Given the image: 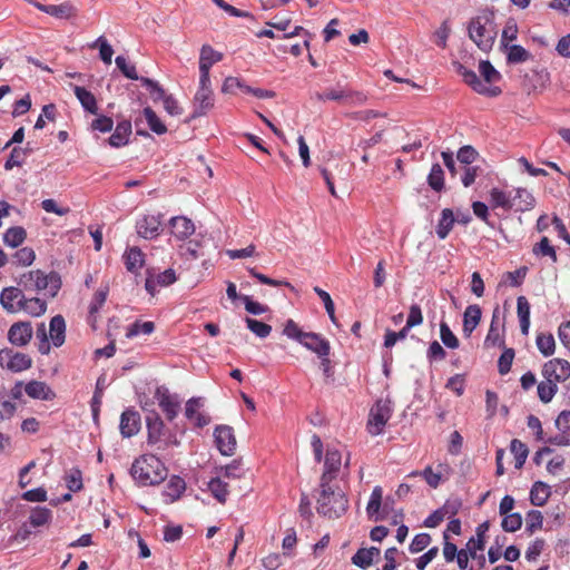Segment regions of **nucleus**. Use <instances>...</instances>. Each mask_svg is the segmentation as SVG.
Here are the masks:
<instances>
[{
  "label": "nucleus",
  "mask_w": 570,
  "mask_h": 570,
  "mask_svg": "<svg viewBox=\"0 0 570 570\" xmlns=\"http://www.w3.org/2000/svg\"><path fill=\"white\" fill-rule=\"evenodd\" d=\"M479 71L482 79L475 73V71L470 70L462 65L458 68V72L463 78L464 82L475 92L488 97L499 96L501 94V89L498 86H493V83L501 79L500 72L489 60L480 61Z\"/></svg>",
  "instance_id": "1"
},
{
  "label": "nucleus",
  "mask_w": 570,
  "mask_h": 570,
  "mask_svg": "<svg viewBox=\"0 0 570 570\" xmlns=\"http://www.w3.org/2000/svg\"><path fill=\"white\" fill-rule=\"evenodd\" d=\"M470 39L484 52H489L495 42L498 30L494 22V13L482 10L473 17L468 26Z\"/></svg>",
  "instance_id": "2"
},
{
  "label": "nucleus",
  "mask_w": 570,
  "mask_h": 570,
  "mask_svg": "<svg viewBox=\"0 0 570 570\" xmlns=\"http://www.w3.org/2000/svg\"><path fill=\"white\" fill-rule=\"evenodd\" d=\"M130 474L139 485H156L166 479L167 469L157 456L144 454L134 461Z\"/></svg>",
  "instance_id": "3"
},
{
  "label": "nucleus",
  "mask_w": 570,
  "mask_h": 570,
  "mask_svg": "<svg viewBox=\"0 0 570 570\" xmlns=\"http://www.w3.org/2000/svg\"><path fill=\"white\" fill-rule=\"evenodd\" d=\"M320 488L321 493L317 499V512L330 519H336L343 515L348 507L345 494L332 484Z\"/></svg>",
  "instance_id": "4"
},
{
  "label": "nucleus",
  "mask_w": 570,
  "mask_h": 570,
  "mask_svg": "<svg viewBox=\"0 0 570 570\" xmlns=\"http://www.w3.org/2000/svg\"><path fill=\"white\" fill-rule=\"evenodd\" d=\"M147 443L156 446L157 450H166L169 446L178 445L176 436L165 429V424L158 413L151 411L146 416Z\"/></svg>",
  "instance_id": "5"
},
{
  "label": "nucleus",
  "mask_w": 570,
  "mask_h": 570,
  "mask_svg": "<svg viewBox=\"0 0 570 570\" xmlns=\"http://www.w3.org/2000/svg\"><path fill=\"white\" fill-rule=\"evenodd\" d=\"M392 415V407L389 401L379 400L370 411L367 430L372 435H379L383 432L387 421Z\"/></svg>",
  "instance_id": "6"
},
{
  "label": "nucleus",
  "mask_w": 570,
  "mask_h": 570,
  "mask_svg": "<svg viewBox=\"0 0 570 570\" xmlns=\"http://www.w3.org/2000/svg\"><path fill=\"white\" fill-rule=\"evenodd\" d=\"M342 470V454L334 448H327L324 458V469L320 480V487L332 484L336 480Z\"/></svg>",
  "instance_id": "7"
},
{
  "label": "nucleus",
  "mask_w": 570,
  "mask_h": 570,
  "mask_svg": "<svg viewBox=\"0 0 570 570\" xmlns=\"http://www.w3.org/2000/svg\"><path fill=\"white\" fill-rule=\"evenodd\" d=\"M210 85V79L203 82V78H199V87L194 96L193 118L206 115L214 107V94Z\"/></svg>",
  "instance_id": "8"
},
{
  "label": "nucleus",
  "mask_w": 570,
  "mask_h": 570,
  "mask_svg": "<svg viewBox=\"0 0 570 570\" xmlns=\"http://www.w3.org/2000/svg\"><path fill=\"white\" fill-rule=\"evenodd\" d=\"M32 364L29 355L16 352L11 348L0 350V366L11 372H21L28 370Z\"/></svg>",
  "instance_id": "9"
},
{
  "label": "nucleus",
  "mask_w": 570,
  "mask_h": 570,
  "mask_svg": "<svg viewBox=\"0 0 570 570\" xmlns=\"http://www.w3.org/2000/svg\"><path fill=\"white\" fill-rule=\"evenodd\" d=\"M33 275H30V281L32 279ZM36 283H37V294H43L49 297H55L60 287H61V279L60 276L51 272L49 274H46L45 272L40 269H36Z\"/></svg>",
  "instance_id": "10"
},
{
  "label": "nucleus",
  "mask_w": 570,
  "mask_h": 570,
  "mask_svg": "<svg viewBox=\"0 0 570 570\" xmlns=\"http://www.w3.org/2000/svg\"><path fill=\"white\" fill-rule=\"evenodd\" d=\"M543 379L556 384L563 383L570 377V363L563 358H552L542 367Z\"/></svg>",
  "instance_id": "11"
},
{
  "label": "nucleus",
  "mask_w": 570,
  "mask_h": 570,
  "mask_svg": "<svg viewBox=\"0 0 570 570\" xmlns=\"http://www.w3.org/2000/svg\"><path fill=\"white\" fill-rule=\"evenodd\" d=\"M155 400L165 413L168 421H173L179 412L180 402L177 395L171 394L166 386H158L154 394Z\"/></svg>",
  "instance_id": "12"
},
{
  "label": "nucleus",
  "mask_w": 570,
  "mask_h": 570,
  "mask_svg": "<svg viewBox=\"0 0 570 570\" xmlns=\"http://www.w3.org/2000/svg\"><path fill=\"white\" fill-rule=\"evenodd\" d=\"M26 294L16 286L4 287L0 293V304L9 313H19L23 308Z\"/></svg>",
  "instance_id": "13"
},
{
  "label": "nucleus",
  "mask_w": 570,
  "mask_h": 570,
  "mask_svg": "<svg viewBox=\"0 0 570 570\" xmlns=\"http://www.w3.org/2000/svg\"><path fill=\"white\" fill-rule=\"evenodd\" d=\"M215 443L223 455H233L236 450L234 431L228 425H219L214 431Z\"/></svg>",
  "instance_id": "14"
},
{
  "label": "nucleus",
  "mask_w": 570,
  "mask_h": 570,
  "mask_svg": "<svg viewBox=\"0 0 570 570\" xmlns=\"http://www.w3.org/2000/svg\"><path fill=\"white\" fill-rule=\"evenodd\" d=\"M160 214L145 215L136 222V229L140 237L145 239H154L160 233L161 227Z\"/></svg>",
  "instance_id": "15"
},
{
  "label": "nucleus",
  "mask_w": 570,
  "mask_h": 570,
  "mask_svg": "<svg viewBox=\"0 0 570 570\" xmlns=\"http://www.w3.org/2000/svg\"><path fill=\"white\" fill-rule=\"evenodd\" d=\"M223 59V53L214 50L209 45H204L199 56V78L204 81L210 79L209 70L212 66Z\"/></svg>",
  "instance_id": "16"
},
{
  "label": "nucleus",
  "mask_w": 570,
  "mask_h": 570,
  "mask_svg": "<svg viewBox=\"0 0 570 570\" xmlns=\"http://www.w3.org/2000/svg\"><path fill=\"white\" fill-rule=\"evenodd\" d=\"M33 331L30 322L13 323L8 331V340L12 345L24 346L31 337Z\"/></svg>",
  "instance_id": "17"
},
{
  "label": "nucleus",
  "mask_w": 570,
  "mask_h": 570,
  "mask_svg": "<svg viewBox=\"0 0 570 570\" xmlns=\"http://www.w3.org/2000/svg\"><path fill=\"white\" fill-rule=\"evenodd\" d=\"M140 415L134 409H126L120 416L119 430L124 438H131L140 430Z\"/></svg>",
  "instance_id": "18"
},
{
  "label": "nucleus",
  "mask_w": 570,
  "mask_h": 570,
  "mask_svg": "<svg viewBox=\"0 0 570 570\" xmlns=\"http://www.w3.org/2000/svg\"><path fill=\"white\" fill-rule=\"evenodd\" d=\"M299 344H302L308 351L315 353L317 356L330 355V342L317 333L307 332L306 335L303 336V340Z\"/></svg>",
  "instance_id": "19"
},
{
  "label": "nucleus",
  "mask_w": 570,
  "mask_h": 570,
  "mask_svg": "<svg viewBox=\"0 0 570 570\" xmlns=\"http://www.w3.org/2000/svg\"><path fill=\"white\" fill-rule=\"evenodd\" d=\"M203 401L200 397H191L186 402L185 415L188 420L193 421L197 428H204L209 424V417L205 415L200 409Z\"/></svg>",
  "instance_id": "20"
},
{
  "label": "nucleus",
  "mask_w": 570,
  "mask_h": 570,
  "mask_svg": "<svg viewBox=\"0 0 570 570\" xmlns=\"http://www.w3.org/2000/svg\"><path fill=\"white\" fill-rule=\"evenodd\" d=\"M31 3L40 11L58 19H69L76 16V8L69 2L60 4H42L37 1H31Z\"/></svg>",
  "instance_id": "21"
},
{
  "label": "nucleus",
  "mask_w": 570,
  "mask_h": 570,
  "mask_svg": "<svg viewBox=\"0 0 570 570\" xmlns=\"http://www.w3.org/2000/svg\"><path fill=\"white\" fill-rule=\"evenodd\" d=\"M24 392L28 396L36 400L50 401L56 394L50 386L41 381H30L24 385Z\"/></svg>",
  "instance_id": "22"
},
{
  "label": "nucleus",
  "mask_w": 570,
  "mask_h": 570,
  "mask_svg": "<svg viewBox=\"0 0 570 570\" xmlns=\"http://www.w3.org/2000/svg\"><path fill=\"white\" fill-rule=\"evenodd\" d=\"M170 228H171V234L177 239H180V240L188 238L189 236H191L195 233L194 223L185 216L173 217L170 219Z\"/></svg>",
  "instance_id": "23"
},
{
  "label": "nucleus",
  "mask_w": 570,
  "mask_h": 570,
  "mask_svg": "<svg viewBox=\"0 0 570 570\" xmlns=\"http://www.w3.org/2000/svg\"><path fill=\"white\" fill-rule=\"evenodd\" d=\"M185 490L186 483L184 479L177 475L171 476L163 491L164 502L167 504L175 502L180 498Z\"/></svg>",
  "instance_id": "24"
},
{
  "label": "nucleus",
  "mask_w": 570,
  "mask_h": 570,
  "mask_svg": "<svg viewBox=\"0 0 570 570\" xmlns=\"http://www.w3.org/2000/svg\"><path fill=\"white\" fill-rule=\"evenodd\" d=\"M124 263L126 269L132 274H138L145 264V255L140 248L134 246L124 253Z\"/></svg>",
  "instance_id": "25"
},
{
  "label": "nucleus",
  "mask_w": 570,
  "mask_h": 570,
  "mask_svg": "<svg viewBox=\"0 0 570 570\" xmlns=\"http://www.w3.org/2000/svg\"><path fill=\"white\" fill-rule=\"evenodd\" d=\"M49 336L55 347H60L66 340V322L61 315L50 320Z\"/></svg>",
  "instance_id": "26"
},
{
  "label": "nucleus",
  "mask_w": 570,
  "mask_h": 570,
  "mask_svg": "<svg viewBox=\"0 0 570 570\" xmlns=\"http://www.w3.org/2000/svg\"><path fill=\"white\" fill-rule=\"evenodd\" d=\"M382 499L383 489L380 485L374 487L366 505L367 517L374 521H379L384 518L381 513Z\"/></svg>",
  "instance_id": "27"
},
{
  "label": "nucleus",
  "mask_w": 570,
  "mask_h": 570,
  "mask_svg": "<svg viewBox=\"0 0 570 570\" xmlns=\"http://www.w3.org/2000/svg\"><path fill=\"white\" fill-rule=\"evenodd\" d=\"M481 308L479 305H469L463 314V333L470 336L481 321Z\"/></svg>",
  "instance_id": "28"
},
{
  "label": "nucleus",
  "mask_w": 570,
  "mask_h": 570,
  "mask_svg": "<svg viewBox=\"0 0 570 570\" xmlns=\"http://www.w3.org/2000/svg\"><path fill=\"white\" fill-rule=\"evenodd\" d=\"M71 88L82 108L86 111L96 115L98 112V106L95 96L83 87L71 85Z\"/></svg>",
  "instance_id": "29"
},
{
  "label": "nucleus",
  "mask_w": 570,
  "mask_h": 570,
  "mask_svg": "<svg viewBox=\"0 0 570 570\" xmlns=\"http://www.w3.org/2000/svg\"><path fill=\"white\" fill-rule=\"evenodd\" d=\"M108 293H109V287L106 285V286H100L94 294V297L89 305V316H88V320L92 326H95L96 314L100 311V308L106 303Z\"/></svg>",
  "instance_id": "30"
},
{
  "label": "nucleus",
  "mask_w": 570,
  "mask_h": 570,
  "mask_svg": "<svg viewBox=\"0 0 570 570\" xmlns=\"http://www.w3.org/2000/svg\"><path fill=\"white\" fill-rule=\"evenodd\" d=\"M489 202L492 208H502L505 212L510 210L513 207V202L510 194L497 187L490 190Z\"/></svg>",
  "instance_id": "31"
},
{
  "label": "nucleus",
  "mask_w": 570,
  "mask_h": 570,
  "mask_svg": "<svg viewBox=\"0 0 570 570\" xmlns=\"http://www.w3.org/2000/svg\"><path fill=\"white\" fill-rule=\"evenodd\" d=\"M131 134V124L129 121H122L117 125L115 131L109 137L108 141L112 147H121L127 145L129 136Z\"/></svg>",
  "instance_id": "32"
},
{
  "label": "nucleus",
  "mask_w": 570,
  "mask_h": 570,
  "mask_svg": "<svg viewBox=\"0 0 570 570\" xmlns=\"http://www.w3.org/2000/svg\"><path fill=\"white\" fill-rule=\"evenodd\" d=\"M550 494V487L541 481H537L530 490V501L535 507H542L547 503Z\"/></svg>",
  "instance_id": "33"
},
{
  "label": "nucleus",
  "mask_w": 570,
  "mask_h": 570,
  "mask_svg": "<svg viewBox=\"0 0 570 570\" xmlns=\"http://www.w3.org/2000/svg\"><path fill=\"white\" fill-rule=\"evenodd\" d=\"M51 520H52V512L50 509H48L46 507L32 508L30 511L29 519H28L29 524L32 528H39V527L47 525L51 522Z\"/></svg>",
  "instance_id": "34"
},
{
  "label": "nucleus",
  "mask_w": 570,
  "mask_h": 570,
  "mask_svg": "<svg viewBox=\"0 0 570 570\" xmlns=\"http://www.w3.org/2000/svg\"><path fill=\"white\" fill-rule=\"evenodd\" d=\"M518 317L520 321V328L523 335H528L530 328V304L524 296H519L517 299Z\"/></svg>",
  "instance_id": "35"
},
{
  "label": "nucleus",
  "mask_w": 570,
  "mask_h": 570,
  "mask_svg": "<svg viewBox=\"0 0 570 570\" xmlns=\"http://www.w3.org/2000/svg\"><path fill=\"white\" fill-rule=\"evenodd\" d=\"M509 63H521L530 59L531 55L520 45H508L502 47Z\"/></svg>",
  "instance_id": "36"
},
{
  "label": "nucleus",
  "mask_w": 570,
  "mask_h": 570,
  "mask_svg": "<svg viewBox=\"0 0 570 570\" xmlns=\"http://www.w3.org/2000/svg\"><path fill=\"white\" fill-rule=\"evenodd\" d=\"M380 554V549L377 548H370V549H365V548H362V549H358L356 551V553L352 557V562L362 568V569H366L367 567H370L373 562V559L375 556H379Z\"/></svg>",
  "instance_id": "37"
},
{
  "label": "nucleus",
  "mask_w": 570,
  "mask_h": 570,
  "mask_svg": "<svg viewBox=\"0 0 570 570\" xmlns=\"http://www.w3.org/2000/svg\"><path fill=\"white\" fill-rule=\"evenodd\" d=\"M513 206L519 212L530 210L534 207L535 199L530 191L523 188H518L515 195L512 198Z\"/></svg>",
  "instance_id": "38"
},
{
  "label": "nucleus",
  "mask_w": 570,
  "mask_h": 570,
  "mask_svg": "<svg viewBox=\"0 0 570 570\" xmlns=\"http://www.w3.org/2000/svg\"><path fill=\"white\" fill-rule=\"evenodd\" d=\"M454 225V216L453 212L449 208H445L441 213V218L436 226V235L440 239H445L450 234L451 229Z\"/></svg>",
  "instance_id": "39"
},
{
  "label": "nucleus",
  "mask_w": 570,
  "mask_h": 570,
  "mask_svg": "<svg viewBox=\"0 0 570 570\" xmlns=\"http://www.w3.org/2000/svg\"><path fill=\"white\" fill-rule=\"evenodd\" d=\"M208 490L219 503L226 502L229 493L228 484L222 480V476L213 478L208 482Z\"/></svg>",
  "instance_id": "40"
},
{
  "label": "nucleus",
  "mask_w": 570,
  "mask_h": 570,
  "mask_svg": "<svg viewBox=\"0 0 570 570\" xmlns=\"http://www.w3.org/2000/svg\"><path fill=\"white\" fill-rule=\"evenodd\" d=\"M27 237L26 229L21 226L10 227L3 234V243L10 247H18Z\"/></svg>",
  "instance_id": "41"
},
{
  "label": "nucleus",
  "mask_w": 570,
  "mask_h": 570,
  "mask_svg": "<svg viewBox=\"0 0 570 570\" xmlns=\"http://www.w3.org/2000/svg\"><path fill=\"white\" fill-rule=\"evenodd\" d=\"M23 308L24 312L31 316H40L47 311V303L45 299L39 297H24Z\"/></svg>",
  "instance_id": "42"
},
{
  "label": "nucleus",
  "mask_w": 570,
  "mask_h": 570,
  "mask_svg": "<svg viewBox=\"0 0 570 570\" xmlns=\"http://www.w3.org/2000/svg\"><path fill=\"white\" fill-rule=\"evenodd\" d=\"M510 450L514 456L515 469H521L523 466V464L525 463V460L529 454L528 446L520 440L514 439L511 441Z\"/></svg>",
  "instance_id": "43"
},
{
  "label": "nucleus",
  "mask_w": 570,
  "mask_h": 570,
  "mask_svg": "<svg viewBox=\"0 0 570 570\" xmlns=\"http://www.w3.org/2000/svg\"><path fill=\"white\" fill-rule=\"evenodd\" d=\"M350 95V89L337 86L335 88H330L324 92L316 94V99L320 101H345Z\"/></svg>",
  "instance_id": "44"
},
{
  "label": "nucleus",
  "mask_w": 570,
  "mask_h": 570,
  "mask_svg": "<svg viewBox=\"0 0 570 570\" xmlns=\"http://www.w3.org/2000/svg\"><path fill=\"white\" fill-rule=\"evenodd\" d=\"M538 396L542 403H549L558 392V384L543 379L537 386Z\"/></svg>",
  "instance_id": "45"
},
{
  "label": "nucleus",
  "mask_w": 570,
  "mask_h": 570,
  "mask_svg": "<svg viewBox=\"0 0 570 570\" xmlns=\"http://www.w3.org/2000/svg\"><path fill=\"white\" fill-rule=\"evenodd\" d=\"M29 151V148L14 147L4 163V169L11 170L13 167L22 166Z\"/></svg>",
  "instance_id": "46"
},
{
  "label": "nucleus",
  "mask_w": 570,
  "mask_h": 570,
  "mask_svg": "<svg viewBox=\"0 0 570 570\" xmlns=\"http://www.w3.org/2000/svg\"><path fill=\"white\" fill-rule=\"evenodd\" d=\"M428 184L435 191H441L444 188V171L440 164L432 165Z\"/></svg>",
  "instance_id": "47"
},
{
  "label": "nucleus",
  "mask_w": 570,
  "mask_h": 570,
  "mask_svg": "<svg viewBox=\"0 0 570 570\" xmlns=\"http://www.w3.org/2000/svg\"><path fill=\"white\" fill-rule=\"evenodd\" d=\"M538 350L544 355L550 356L554 353L556 342L552 334L540 333L535 340Z\"/></svg>",
  "instance_id": "48"
},
{
  "label": "nucleus",
  "mask_w": 570,
  "mask_h": 570,
  "mask_svg": "<svg viewBox=\"0 0 570 570\" xmlns=\"http://www.w3.org/2000/svg\"><path fill=\"white\" fill-rule=\"evenodd\" d=\"M142 112L151 131L157 135H163L167 131V127L150 107L144 108Z\"/></svg>",
  "instance_id": "49"
},
{
  "label": "nucleus",
  "mask_w": 570,
  "mask_h": 570,
  "mask_svg": "<svg viewBox=\"0 0 570 570\" xmlns=\"http://www.w3.org/2000/svg\"><path fill=\"white\" fill-rule=\"evenodd\" d=\"M519 28L518 23L513 18L507 20L504 28L502 30L500 46L501 48L510 45V42L514 41L518 38Z\"/></svg>",
  "instance_id": "50"
},
{
  "label": "nucleus",
  "mask_w": 570,
  "mask_h": 570,
  "mask_svg": "<svg viewBox=\"0 0 570 570\" xmlns=\"http://www.w3.org/2000/svg\"><path fill=\"white\" fill-rule=\"evenodd\" d=\"M91 47L99 49V58L102 60L104 63H111L114 49L104 36L98 37L91 45Z\"/></svg>",
  "instance_id": "51"
},
{
  "label": "nucleus",
  "mask_w": 570,
  "mask_h": 570,
  "mask_svg": "<svg viewBox=\"0 0 570 570\" xmlns=\"http://www.w3.org/2000/svg\"><path fill=\"white\" fill-rule=\"evenodd\" d=\"M154 330H155L154 322H150V321L139 322V321H136L135 323H132L127 328L126 337L127 338H132V337H136V336H138L140 334L149 335V334H151L154 332Z\"/></svg>",
  "instance_id": "52"
},
{
  "label": "nucleus",
  "mask_w": 570,
  "mask_h": 570,
  "mask_svg": "<svg viewBox=\"0 0 570 570\" xmlns=\"http://www.w3.org/2000/svg\"><path fill=\"white\" fill-rule=\"evenodd\" d=\"M503 344V338L500 332V326L498 321L495 320V315L492 318L489 332L484 340L485 347L501 346Z\"/></svg>",
  "instance_id": "53"
},
{
  "label": "nucleus",
  "mask_w": 570,
  "mask_h": 570,
  "mask_svg": "<svg viewBox=\"0 0 570 570\" xmlns=\"http://www.w3.org/2000/svg\"><path fill=\"white\" fill-rule=\"evenodd\" d=\"M36 259V253L31 247H22L12 256V263L17 266H30Z\"/></svg>",
  "instance_id": "54"
},
{
  "label": "nucleus",
  "mask_w": 570,
  "mask_h": 570,
  "mask_svg": "<svg viewBox=\"0 0 570 570\" xmlns=\"http://www.w3.org/2000/svg\"><path fill=\"white\" fill-rule=\"evenodd\" d=\"M65 482L70 492L82 489V472L78 468H71L65 475Z\"/></svg>",
  "instance_id": "55"
},
{
  "label": "nucleus",
  "mask_w": 570,
  "mask_h": 570,
  "mask_svg": "<svg viewBox=\"0 0 570 570\" xmlns=\"http://www.w3.org/2000/svg\"><path fill=\"white\" fill-rule=\"evenodd\" d=\"M140 82L147 88L154 101H163L168 96L164 88L150 78L141 77Z\"/></svg>",
  "instance_id": "56"
},
{
  "label": "nucleus",
  "mask_w": 570,
  "mask_h": 570,
  "mask_svg": "<svg viewBox=\"0 0 570 570\" xmlns=\"http://www.w3.org/2000/svg\"><path fill=\"white\" fill-rule=\"evenodd\" d=\"M115 62L126 78L140 81L141 77L138 76L135 65L130 63L124 56H117Z\"/></svg>",
  "instance_id": "57"
},
{
  "label": "nucleus",
  "mask_w": 570,
  "mask_h": 570,
  "mask_svg": "<svg viewBox=\"0 0 570 570\" xmlns=\"http://www.w3.org/2000/svg\"><path fill=\"white\" fill-rule=\"evenodd\" d=\"M247 327L258 337L265 338L272 332V326L257 321L255 318L246 317L245 320Z\"/></svg>",
  "instance_id": "58"
},
{
  "label": "nucleus",
  "mask_w": 570,
  "mask_h": 570,
  "mask_svg": "<svg viewBox=\"0 0 570 570\" xmlns=\"http://www.w3.org/2000/svg\"><path fill=\"white\" fill-rule=\"evenodd\" d=\"M522 525V517L520 513L503 514L501 527L505 532H515Z\"/></svg>",
  "instance_id": "59"
},
{
  "label": "nucleus",
  "mask_w": 570,
  "mask_h": 570,
  "mask_svg": "<svg viewBox=\"0 0 570 570\" xmlns=\"http://www.w3.org/2000/svg\"><path fill=\"white\" fill-rule=\"evenodd\" d=\"M543 515L539 510H530L525 517V530L529 533H533L534 531L542 528Z\"/></svg>",
  "instance_id": "60"
},
{
  "label": "nucleus",
  "mask_w": 570,
  "mask_h": 570,
  "mask_svg": "<svg viewBox=\"0 0 570 570\" xmlns=\"http://www.w3.org/2000/svg\"><path fill=\"white\" fill-rule=\"evenodd\" d=\"M533 253L537 256H548L552 262L557 261L556 249L547 237L541 238V240L534 245Z\"/></svg>",
  "instance_id": "61"
},
{
  "label": "nucleus",
  "mask_w": 570,
  "mask_h": 570,
  "mask_svg": "<svg viewBox=\"0 0 570 570\" xmlns=\"http://www.w3.org/2000/svg\"><path fill=\"white\" fill-rule=\"evenodd\" d=\"M314 292L324 303V307L332 323L336 324L335 306L333 299L331 298V295L318 286L314 287Z\"/></svg>",
  "instance_id": "62"
},
{
  "label": "nucleus",
  "mask_w": 570,
  "mask_h": 570,
  "mask_svg": "<svg viewBox=\"0 0 570 570\" xmlns=\"http://www.w3.org/2000/svg\"><path fill=\"white\" fill-rule=\"evenodd\" d=\"M440 336H441L442 343L446 347L453 348V350L459 347L458 337L453 334V332L451 331V328L449 327V325L445 322H442L440 324Z\"/></svg>",
  "instance_id": "63"
},
{
  "label": "nucleus",
  "mask_w": 570,
  "mask_h": 570,
  "mask_svg": "<svg viewBox=\"0 0 570 570\" xmlns=\"http://www.w3.org/2000/svg\"><path fill=\"white\" fill-rule=\"evenodd\" d=\"M431 535L429 533H419L416 534L412 542L410 543L409 550L411 553L415 554L423 551L431 543Z\"/></svg>",
  "instance_id": "64"
}]
</instances>
